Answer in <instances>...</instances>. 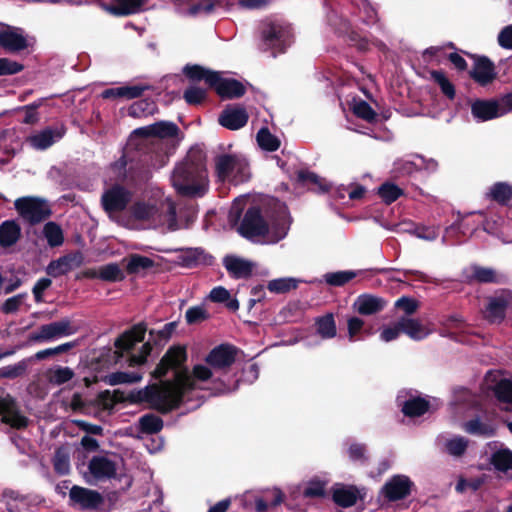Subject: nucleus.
Segmentation results:
<instances>
[{"label":"nucleus","instance_id":"f257e3e1","mask_svg":"<svg viewBox=\"0 0 512 512\" xmlns=\"http://www.w3.org/2000/svg\"><path fill=\"white\" fill-rule=\"evenodd\" d=\"M273 207L274 213L269 214L267 219H264L259 209H248L238 228L239 233L257 244H276L284 239L290 227L287 207L278 200L273 201Z\"/></svg>","mask_w":512,"mask_h":512},{"label":"nucleus","instance_id":"f03ea898","mask_svg":"<svg viewBox=\"0 0 512 512\" xmlns=\"http://www.w3.org/2000/svg\"><path fill=\"white\" fill-rule=\"evenodd\" d=\"M125 225L130 229H162L175 231L179 228L175 206L170 201H136L129 209Z\"/></svg>","mask_w":512,"mask_h":512},{"label":"nucleus","instance_id":"7ed1b4c3","mask_svg":"<svg viewBox=\"0 0 512 512\" xmlns=\"http://www.w3.org/2000/svg\"><path fill=\"white\" fill-rule=\"evenodd\" d=\"M194 383L185 375L179 376L176 383L169 381L161 385H148L141 389L132 390L128 399L132 403H148L151 408L160 412H168L184 401L188 390L193 388Z\"/></svg>","mask_w":512,"mask_h":512},{"label":"nucleus","instance_id":"20e7f679","mask_svg":"<svg viewBox=\"0 0 512 512\" xmlns=\"http://www.w3.org/2000/svg\"><path fill=\"white\" fill-rule=\"evenodd\" d=\"M177 192L184 196L200 197L208 190L205 156L199 149H192L185 160L179 163L171 176Z\"/></svg>","mask_w":512,"mask_h":512},{"label":"nucleus","instance_id":"39448f33","mask_svg":"<svg viewBox=\"0 0 512 512\" xmlns=\"http://www.w3.org/2000/svg\"><path fill=\"white\" fill-rule=\"evenodd\" d=\"M186 357V351L184 348H170L157 366L155 373L158 377H163L169 370H175V379L174 381H169L170 383H176L180 375L189 377L194 385L193 388L189 389L188 393L184 396V401L190 402L193 399L200 400L202 396L198 394V391L210 388L208 386V381L212 376V372L210 368L204 364L196 365L193 368L192 374L187 370H182V365L186 361Z\"/></svg>","mask_w":512,"mask_h":512},{"label":"nucleus","instance_id":"423d86ee","mask_svg":"<svg viewBox=\"0 0 512 512\" xmlns=\"http://www.w3.org/2000/svg\"><path fill=\"white\" fill-rule=\"evenodd\" d=\"M183 72L193 82L204 81L208 87L214 88L222 98H238L245 93V87L241 82L231 78H224L219 72L202 66L186 65L183 68Z\"/></svg>","mask_w":512,"mask_h":512},{"label":"nucleus","instance_id":"0eeeda50","mask_svg":"<svg viewBox=\"0 0 512 512\" xmlns=\"http://www.w3.org/2000/svg\"><path fill=\"white\" fill-rule=\"evenodd\" d=\"M215 171L220 181L235 185L250 178V168L246 157L240 153H220L215 159Z\"/></svg>","mask_w":512,"mask_h":512},{"label":"nucleus","instance_id":"6e6552de","mask_svg":"<svg viewBox=\"0 0 512 512\" xmlns=\"http://www.w3.org/2000/svg\"><path fill=\"white\" fill-rule=\"evenodd\" d=\"M120 463L116 457L110 455L93 456L88 463V472L85 474L86 482L96 485L99 482L119 478L124 482L123 488H129L132 479L126 474L119 473Z\"/></svg>","mask_w":512,"mask_h":512},{"label":"nucleus","instance_id":"1a4fd4ad","mask_svg":"<svg viewBox=\"0 0 512 512\" xmlns=\"http://www.w3.org/2000/svg\"><path fill=\"white\" fill-rule=\"evenodd\" d=\"M261 47L273 56L283 53L293 42L292 28L281 21H267L261 26Z\"/></svg>","mask_w":512,"mask_h":512},{"label":"nucleus","instance_id":"9d476101","mask_svg":"<svg viewBox=\"0 0 512 512\" xmlns=\"http://www.w3.org/2000/svg\"><path fill=\"white\" fill-rule=\"evenodd\" d=\"M79 328L69 318H62L59 321L41 325L30 336L34 342L45 343L53 340L68 337L77 333Z\"/></svg>","mask_w":512,"mask_h":512},{"label":"nucleus","instance_id":"9b49d317","mask_svg":"<svg viewBox=\"0 0 512 512\" xmlns=\"http://www.w3.org/2000/svg\"><path fill=\"white\" fill-rule=\"evenodd\" d=\"M18 213L31 224H36L49 217L51 210L46 201L37 197H21L15 200Z\"/></svg>","mask_w":512,"mask_h":512},{"label":"nucleus","instance_id":"f8f14e48","mask_svg":"<svg viewBox=\"0 0 512 512\" xmlns=\"http://www.w3.org/2000/svg\"><path fill=\"white\" fill-rule=\"evenodd\" d=\"M134 134L143 137H154L158 143L177 138L179 128L173 122L159 121L154 124L135 129Z\"/></svg>","mask_w":512,"mask_h":512},{"label":"nucleus","instance_id":"ddd939ff","mask_svg":"<svg viewBox=\"0 0 512 512\" xmlns=\"http://www.w3.org/2000/svg\"><path fill=\"white\" fill-rule=\"evenodd\" d=\"M130 200V191L120 185L107 189L101 198L103 208L109 214L125 209Z\"/></svg>","mask_w":512,"mask_h":512},{"label":"nucleus","instance_id":"4468645a","mask_svg":"<svg viewBox=\"0 0 512 512\" xmlns=\"http://www.w3.org/2000/svg\"><path fill=\"white\" fill-rule=\"evenodd\" d=\"M0 415L3 422L14 428H24L28 423V419L19 412L15 399L9 394L0 395Z\"/></svg>","mask_w":512,"mask_h":512},{"label":"nucleus","instance_id":"2eb2a0df","mask_svg":"<svg viewBox=\"0 0 512 512\" xmlns=\"http://www.w3.org/2000/svg\"><path fill=\"white\" fill-rule=\"evenodd\" d=\"M512 306V293L510 291H501L490 297L485 310V317L490 322H499L505 316V310Z\"/></svg>","mask_w":512,"mask_h":512},{"label":"nucleus","instance_id":"dca6fc26","mask_svg":"<svg viewBox=\"0 0 512 512\" xmlns=\"http://www.w3.org/2000/svg\"><path fill=\"white\" fill-rule=\"evenodd\" d=\"M28 46L26 36L22 29L5 26L0 30V47L15 53L26 49Z\"/></svg>","mask_w":512,"mask_h":512},{"label":"nucleus","instance_id":"f3484780","mask_svg":"<svg viewBox=\"0 0 512 512\" xmlns=\"http://www.w3.org/2000/svg\"><path fill=\"white\" fill-rule=\"evenodd\" d=\"M412 482L405 475H395L383 486L381 493L389 501H397L410 494Z\"/></svg>","mask_w":512,"mask_h":512},{"label":"nucleus","instance_id":"a211bd4d","mask_svg":"<svg viewBox=\"0 0 512 512\" xmlns=\"http://www.w3.org/2000/svg\"><path fill=\"white\" fill-rule=\"evenodd\" d=\"M147 0H112V3H102L101 7L107 13L122 17L133 14H138L145 10Z\"/></svg>","mask_w":512,"mask_h":512},{"label":"nucleus","instance_id":"6ab92c4d","mask_svg":"<svg viewBox=\"0 0 512 512\" xmlns=\"http://www.w3.org/2000/svg\"><path fill=\"white\" fill-rule=\"evenodd\" d=\"M83 263V255L80 252L68 254L51 261L47 266L48 275L56 278L80 267Z\"/></svg>","mask_w":512,"mask_h":512},{"label":"nucleus","instance_id":"aec40b11","mask_svg":"<svg viewBox=\"0 0 512 512\" xmlns=\"http://www.w3.org/2000/svg\"><path fill=\"white\" fill-rule=\"evenodd\" d=\"M471 113L478 122H485L505 115L499 100H476L471 105Z\"/></svg>","mask_w":512,"mask_h":512},{"label":"nucleus","instance_id":"412c9836","mask_svg":"<svg viewBox=\"0 0 512 512\" xmlns=\"http://www.w3.org/2000/svg\"><path fill=\"white\" fill-rule=\"evenodd\" d=\"M248 113L242 106H228L219 116V123L230 130H238L248 122Z\"/></svg>","mask_w":512,"mask_h":512},{"label":"nucleus","instance_id":"4be33fe9","mask_svg":"<svg viewBox=\"0 0 512 512\" xmlns=\"http://www.w3.org/2000/svg\"><path fill=\"white\" fill-rule=\"evenodd\" d=\"M223 265L229 275L236 279H245L251 276L255 264L236 255H227L223 259Z\"/></svg>","mask_w":512,"mask_h":512},{"label":"nucleus","instance_id":"5701e85b","mask_svg":"<svg viewBox=\"0 0 512 512\" xmlns=\"http://www.w3.org/2000/svg\"><path fill=\"white\" fill-rule=\"evenodd\" d=\"M397 403L402 412L409 417L421 416L429 408V403L425 398L402 393L397 396Z\"/></svg>","mask_w":512,"mask_h":512},{"label":"nucleus","instance_id":"b1692460","mask_svg":"<svg viewBox=\"0 0 512 512\" xmlns=\"http://www.w3.org/2000/svg\"><path fill=\"white\" fill-rule=\"evenodd\" d=\"M71 501L84 509L97 508L101 502V495L87 488L73 486L69 492Z\"/></svg>","mask_w":512,"mask_h":512},{"label":"nucleus","instance_id":"393cba45","mask_svg":"<svg viewBox=\"0 0 512 512\" xmlns=\"http://www.w3.org/2000/svg\"><path fill=\"white\" fill-rule=\"evenodd\" d=\"M65 134L63 126L57 128H46L29 137L28 141L31 146L37 150H45L53 145L57 140L61 139Z\"/></svg>","mask_w":512,"mask_h":512},{"label":"nucleus","instance_id":"a878e982","mask_svg":"<svg viewBox=\"0 0 512 512\" xmlns=\"http://www.w3.org/2000/svg\"><path fill=\"white\" fill-rule=\"evenodd\" d=\"M386 301L370 294L359 295L353 303V309L360 315H373L386 307Z\"/></svg>","mask_w":512,"mask_h":512},{"label":"nucleus","instance_id":"bb28decb","mask_svg":"<svg viewBox=\"0 0 512 512\" xmlns=\"http://www.w3.org/2000/svg\"><path fill=\"white\" fill-rule=\"evenodd\" d=\"M437 442L445 453L455 458L463 456L469 444V440L467 438L459 435H440L437 438Z\"/></svg>","mask_w":512,"mask_h":512},{"label":"nucleus","instance_id":"cd10ccee","mask_svg":"<svg viewBox=\"0 0 512 512\" xmlns=\"http://www.w3.org/2000/svg\"><path fill=\"white\" fill-rule=\"evenodd\" d=\"M235 360V351L228 345L214 348L206 357V362L214 369H223L230 366Z\"/></svg>","mask_w":512,"mask_h":512},{"label":"nucleus","instance_id":"c85d7f7f","mask_svg":"<svg viewBox=\"0 0 512 512\" xmlns=\"http://www.w3.org/2000/svg\"><path fill=\"white\" fill-rule=\"evenodd\" d=\"M474 212L468 213L465 216L459 215L458 220L451 226L447 227L445 234L442 237V242L446 243L448 238L453 235L456 231L466 235L468 232L476 231L481 224L478 223V217L473 215Z\"/></svg>","mask_w":512,"mask_h":512},{"label":"nucleus","instance_id":"c756f323","mask_svg":"<svg viewBox=\"0 0 512 512\" xmlns=\"http://www.w3.org/2000/svg\"><path fill=\"white\" fill-rule=\"evenodd\" d=\"M146 331L147 327L144 323L134 325L115 341V347L121 351L132 349L137 343L143 341Z\"/></svg>","mask_w":512,"mask_h":512},{"label":"nucleus","instance_id":"7c9ffc66","mask_svg":"<svg viewBox=\"0 0 512 512\" xmlns=\"http://www.w3.org/2000/svg\"><path fill=\"white\" fill-rule=\"evenodd\" d=\"M471 76L482 86L491 83L496 77L493 63L485 57L477 59L471 71Z\"/></svg>","mask_w":512,"mask_h":512},{"label":"nucleus","instance_id":"2f4dec72","mask_svg":"<svg viewBox=\"0 0 512 512\" xmlns=\"http://www.w3.org/2000/svg\"><path fill=\"white\" fill-rule=\"evenodd\" d=\"M473 215L478 217V223L486 233L502 238V226L504 224L503 218L495 213H486L482 211L474 212Z\"/></svg>","mask_w":512,"mask_h":512},{"label":"nucleus","instance_id":"473e14b6","mask_svg":"<svg viewBox=\"0 0 512 512\" xmlns=\"http://www.w3.org/2000/svg\"><path fill=\"white\" fill-rule=\"evenodd\" d=\"M399 325L403 333L416 341L425 339L432 333V330L424 326L419 320L409 317L400 318Z\"/></svg>","mask_w":512,"mask_h":512},{"label":"nucleus","instance_id":"72a5a7b5","mask_svg":"<svg viewBox=\"0 0 512 512\" xmlns=\"http://www.w3.org/2000/svg\"><path fill=\"white\" fill-rule=\"evenodd\" d=\"M149 89L146 85H130L121 86L116 88H109L101 93L103 99L126 98L134 99L142 95V93Z\"/></svg>","mask_w":512,"mask_h":512},{"label":"nucleus","instance_id":"f704fd0d","mask_svg":"<svg viewBox=\"0 0 512 512\" xmlns=\"http://www.w3.org/2000/svg\"><path fill=\"white\" fill-rule=\"evenodd\" d=\"M87 275L108 282H117L125 278L123 270L117 263H108L106 265H102L97 269L88 271Z\"/></svg>","mask_w":512,"mask_h":512},{"label":"nucleus","instance_id":"c9c22d12","mask_svg":"<svg viewBox=\"0 0 512 512\" xmlns=\"http://www.w3.org/2000/svg\"><path fill=\"white\" fill-rule=\"evenodd\" d=\"M358 491L353 486L336 484L333 487V500L342 507H350L356 503Z\"/></svg>","mask_w":512,"mask_h":512},{"label":"nucleus","instance_id":"e433bc0d","mask_svg":"<svg viewBox=\"0 0 512 512\" xmlns=\"http://www.w3.org/2000/svg\"><path fill=\"white\" fill-rule=\"evenodd\" d=\"M421 162V156L418 154L406 155L394 162L393 171L398 175H411L419 171Z\"/></svg>","mask_w":512,"mask_h":512},{"label":"nucleus","instance_id":"4c0bfd02","mask_svg":"<svg viewBox=\"0 0 512 512\" xmlns=\"http://www.w3.org/2000/svg\"><path fill=\"white\" fill-rule=\"evenodd\" d=\"M316 332L324 340L332 339L337 335V327L332 313H327L315 320Z\"/></svg>","mask_w":512,"mask_h":512},{"label":"nucleus","instance_id":"58836bf2","mask_svg":"<svg viewBox=\"0 0 512 512\" xmlns=\"http://www.w3.org/2000/svg\"><path fill=\"white\" fill-rule=\"evenodd\" d=\"M163 420L154 414H145L141 416L136 424V429L142 434H156L163 428Z\"/></svg>","mask_w":512,"mask_h":512},{"label":"nucleus","instance_id":"ea45409f","mask_svg":"<svg viewBox=\"0 0 512 512\" xmlns=\"http://www.w3.org/2000/svg\"><path fill=\"white\" fill-rule=\"evenodd\" d=\"M486 195L499 204H506L512 199V185L507 182H496L489 187Z\"/></svg>","mask_w":512,"mask_h":512},{"label":"nucleus","instance_id":"a19ab883","mask_svg":"<svg viewBox=\"0 0 512 512\" xmlns=\"http://www.w3.org/2000/svg\"><path fill=\"white\" fill-rule=\"evenodd\" d=\"M462 428L471 435L491 437L495 434V427L488 422H482L479 418L465 422Z\"/></svg>","mask_w":512,"mask_h":512},{"label":"nucleus","instance_id":"79ce46f5","mask_svg":"<svg viewBox=\"0 0 512 512\" xmlns=\"http://www.w3.org/2000/svg\"><path fill=\"white\" fill-rule=\"evenodd\" d=\"M490 463L500 472L512 470V451L508 448L497 449L491 454Z\"/></svg>","mask_w":512,"mask_h":512},{"label":"nucleus","instance_id":"37998d69","mask_svg":"<svg viewBox=\"0 0 512 512\" xmlns=\"http://www.w3.org/2000/svg\"><path fill=\"white\" fill-rule=\"evenodd\" d=\"M20 236V228L13 221H5L0 225V245L9 247L17 242Z\"/></svg>","mask_w":512,"mask_h":512},{"label":"nucleus","instance_id":"c03bdc74","mask_svg":"<svg viewBox=\"0 0 512 512\" xmlns=\"http://www.w3.org/2000/svg\"><path fill=\"white\" fill-rule=\"evenodd\" d=\"M360 274L359 271L342 270L335 272H328L323 275V279L329 286L340 287L349 283L352 279Z\"/></svg>","mask_w":512,"mask_h":512},{"label":"nucleus","instance_id":"a18cd8bd","mask_svg":"<svg viewBox=\"0 0 512 512\" xmlns=\"http://www.w3.org/2000/svg\"><path fill=\"white\" fill-rule=\"evenodd\" d=\"M123 261L126 262V270L129 274H136L154 266V261L151 258L139 254H132Z\"/></svg>","mask_w":512,"mask_h":512},{"label":"nucleus","instance_id":"49530a36","mask_svg":"<svg viewBox=\"0 0 512 512\" xmlns=\"http://www.w3.org/2000/svg\"><path fill=\"white\" fill-rule=\"evenodd\" d=\"M142 380V374L137 372H113L106 376L105 381L109 385L131 384Z\"/></svg>","mask_w":512,"mask_h":512},{"label":"nucleus","instance_id":"de8ad7c7","mask_svg":"<svg viewBox=\"0 0 512 512\" xmlns=\"http://www.w3.org/2000/svg\"><path fill=\"white\" fill-rule=\"evenodd\" d=\"M257 142L261 149L273 152L279 149L280 140L267 128H262L257 133Z\"/></svg>","mask_w":512,"mask_h":512},{"label":"nucleus","instance_id":"09e8293b","mask_svg":"<svg viewBox=\"0 0 512 512\" xmlns=\"http://www.w3.org/2000/svg\"><path fill=\"white\" fill-rule=\"evenodd\" d=\"M43 234L51 247L62 245L64 241L61 227L55 222H48L44 225Z\"/></svg>","mask_w":512,"mask_h":512},{"label":"nucleus","instance_id":"8fccbe9b","mask_svg":"<svg viewBox=\"0 0 512 512\" xmlns=\"http://www.w3.org/2000/svg\"><path fill=\"white\" fill-rule=\"evenodd\" d=\"M300 282L297 278L284 277L269 281L267 287L273 293H285L296 288Z\"/></svg>","mask_w":512,"mask_h":512},{"label":"nucleus","instance_id":"3c124183","mask_svg":"<svg viewBox=\"0 0 512 512\" xmlns=\"http://www.w3.org/2000/svg\"><path fill=\"white\" fill-rule=\"evenodd\" d=\"M432 80L440 87L442 93L449 99H454L455 88L442 71L434 70L430 73Z\"/></svg>","mask_w":512,"mask_h":512},{"label":"nucleus","instance_id":"603ef678","mask_svg":"<svg viewBox=\"0 0 512 512\" xmlns=\"http://www.w3.org/2000/svg\"><path fill=\"white\" fill-rule=\"evenodd\" d=\"M74 377V372L69 367L56 366L48 372V380L55 385H62Z\"/></svg>","mask_w":512,"mask_h":512},{"label":"nucleus","instance_id":"864d4df0","mask_svg":"<svg viewBox=\"0 0 512 512\" xmlns=\"http://www.w3.org/2000/svg\"><path fill=\"white\" fill-rule=\"evenodd\" d=\"M378 194L386 204H390L403 195V190L394 183L386 182L378 188Z\"/></svg>","mask_w":512,"mask_h":512},{"label":"nucleus","instance_id":"5fc2aeb1","mask_svg":"<svg viewBox=\"0 0 512 512\" xmlns=\"http://www.w3.org/2000/svg\"><path fill=\"white\" fill-rule=\"evenodd\" d=\"M352 110L356 116H358L368 122H373L377 117L376 112L364 100L354 99L353 103H352Z\"/></svg>","mask_w":512,"mask_h":512},{"label":"nucleus","instance_id":"6e6d98bb","mask_svg":"<svg viewBox=\"0 0 512 512\" xmlns=\"http://www.w3.org/2000/svg\"><path fill=\"white\" fill-rule=\"evenodd\" d=\"M494 392L500 402L512 405V381L508 379L500 380L496 384Z\"/></svg>","mask_w":512,"mask_h":512},{"label":"nucleus","instance_id":"4d7b16f0","mask_svg":"<svg viewBox=\"0 0 512 512\" xmlns=\"http://www.w3.org/2000/svg\"><path fill=\"white\" fill-rule=\"evenodd\" d=\"M271 499L256 498L255 510L256 512H266L269 507H275L283 501V495L280 490L275 489L271 493Z\"/></svg>","mask_w":512,"mask_h":512},{"label":"nucleus","instance_id":"13d9d810","mask_svg":"<svg viewBox=\"0 0 512 512\" xmlns=\"http://www.w3.org/2000/svg\"><path fill=\"white\" fill-rule=\"evenodd\" d=\"M55 471L60 475H66L70 471V458L64 449H58L53 458Z\"/></svg>","mask_w":512,"mask_h":512},{"label":"nucleus","instance_id":"bf43d9fd","mask_svg":"<svg viewBox=\"0 0 512 512\" xmlns=\"http://www.w3.org/2000/svg\"><path fill=\"white\" fill-rule=\"evenodd\" d=\"M155 105L148 100H140L133 103L128 110V114L132 117H142L153 114Z\"/></svg>","mask_w":512,"mask_h":512},{"label":"nucleus","instance_id":"052dcab7","mask_svg":"<svg viewBox=\"0 0 512 512\" xmlns=\"http://www.w3.org/2000/svg\"><path fill=\"white\" fill-rule=\"evenodd\" d=\"M364 324V320L357 316H351L347 319L348 340L350 342H355L361 339L358 335L363 330Z\"/></svg>","mask_w":512,"mask_h":512},{"label":"nucleus","instance_id":"680f3d73","mask_svg":"<svg viewBox=\"0 0 512 512\" xmlns=\"http://www.w3.org/2000/svg\"><path fill=\"white\" fill-rule=\"evenodd\" d=\"M207 91L196 85L189 86L184 92V99L187 103L200 104L206 98Z\"/></svg>","mask_w":512,"mask_h":512},{"label":"nucleus","instance_id":"e2e57ef3","mask_svg":"<svg viewBox=\"0 0 512 512\" xmlns=\"http://www.w3.org/2000/svg\"><path fill=\"white\" fill-rule=\"evenodd\" d=\"M472 275L471 277L478 282L489 283L496 281V273L491 268L480 267V266H472Z\"/></svg>","mask_w":512,"mask_h":512},{"label":"nucleus","instance_id":"0e129e2a","mask_svg":"<svg viewBox=\"0 0 512 512\" xmlns=\"http://www.w3.org/2000/svg\"><path fill=\"white\" fill-rule=\"evenodd\" d=\"M300 177L305 181L315 184L319 192H328L332 188L330 182L313 172H303L300 174Z\"/></svg>","mask_w":512,"mask_h":512},{"label":"nucleus","instance_id":"69168bd1","mask_svg":"<svg viewBox=\"0 0 512 512\" xmlns=\"http://www.w3.org/2000/svg\"><path fill=\"white\" fill-rule=\"evenodd\" d=\"M74 346H75L74 342H67V343H63V344L58 345L53 348H47L44 350H40L35 354V359L43 360L47 357L66 352V351L70 350L71 348H73Z\"/></svg>","mask_w":512,"mask_h":512},{"label":"nucleus","instance_id":"338daca9","mask_svg":"<svg viewBox=\"0 0 512 512\" xmlns=\"http://www.w3.org/2000/svg\"><path fill=\"white\" fill-rule=\"evenodd\" d=\"M402 332V328L399 325V320L392 326H383L380 330V340L383 342H391L396 340L400 333Z\"/></svg>","mask_w":512,"mask_h":512},{"label":"nucleus","instance_id":"774afa93","mask_svg":"<svg viewBox=\"0 0 512 512\" xmlns=\"http://www.w3.org/2000/svg\"><path fill=\"white\" fill-rule=\"evenodd\" d=\"M185 318L187 323L196 324L207 318V312L202 306H194L186 311Z\"/></svg>","mask_w":512,"mask_h":512}]
</instances>
